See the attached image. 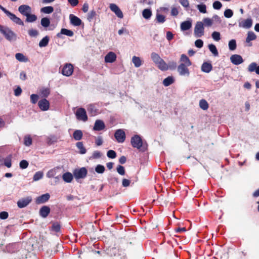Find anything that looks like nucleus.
<instances>
[{
	"mask_svg": "<svg viewBox=\"0 0 259 259\" xmlns=\"http://www.w3.org/2000/svg\"><path fill=\"white\" fill-rule=\"evenodd\" d=\"M131 144L134 148L140 149L143 145V141L140 136L136 135L131 138Z\"/></svg>",
	"mask_w": 259,
	"mask_h": 259,
	"instance_id": "nucleus-4",
	"label": "nucleus"
},
{
	"mask_svg": "<svg viewBox=\"0 0 259 259\" xmlns=\"http://www.w3.org/2000/svg\"><path fill=\"white\" fill-rule=\"evenodd\" d=\"M32 201L30 196L22 198L17 201V205L19 208H22L27 206Z\"/></svg>",
	"mask_w": 259,
	"mask_h": 259,
	"instance_id": "nucleus-9",
	"label": "nucleus"
},
{
	"mask_svg": "<svg viewBox=\"0 0 259 259\" xmlns=\"http://www.w3.org/2000/svg\"><path fill=\"white\" fill-rule=\"evenodd\" d=\"M257 67V64L255 62H252L250 64L248 67V70L249 72H253L255 71L256 68Z\"/></svg>",
	"mask_w": 259,
	"mask_h": 259,
	"instance_id": "nucleus-62",
	"label": "nucleus"
},
{
	"mask_svg": "<svg viewBox=\"0 0 259 259\" xmlns=\"http://www.w3.org/2000/svg\"><path fill=\"white\" fill-rule=\"evenodd\" d=\"M50 37L48 36H45L39 42V46L40 48L45 47L48 45Z\"/></svg>",
	"mask_w": 259,
	"mask_h": 259,
	"instance_id": "nucleus-31",
	"label": "nucleus"
},
{
	"mask_svg": "<svg viewBox=\"0 0 259 259\" xmlns=\"http://www.w3.org/2000/svg\"><path fill=\"white\" fill-rule=\"evenodd\" d=\"M105 128L104 122L101 120H97L94 124V130L100 131L104 130Z\"/></svg>",
	"mask_w": 259,
	"mask_h": 259,
	"instance_id": "nucleus-17",
	"label": "nucleus"
},
{
	"mask_svg": "<svg viewBox=\"0 0 259 259\" xmlns=\"http://www.w3.org/2000/svg\"><path fill=\"white\" fill-rule=\"evenodd\" d=\"M32 143V140L30 135H26L24 138V144L26 146H30Z\"/></svg>",
	"mask_w": 259,
	"mask_h": 259,
	"instance_id": "nucleus-42",
	"label": "nucleus"
},
{
	"mask_svg": "<svg viewBox=\"0 0 259 259\" xmlns=\"http://www.w3.org/2000/svg\"><path fill=\"white\" fill-rule=\"evenodd\" d=\"M109 8L110 10L115 14L117 17H118L119 18H122L123 17V15L121 10L116 4H110Z\"/></svg>",
	"mask_w": 259,
	"mask_h": 259,
	"instance_id": "nucleus-11",
	"label": "nucleus"
},
{
	"mask_svg": "<svg viewBox=\"0 0 259 259\" xmlns=\"http://www.w3.org/2000/svg\"><path fill=\"white\" fill-rule=\"evenodd\" d=\"M116 59V54L112 52L108 53L105 57V61L106 63H113Z\"/></svg>",
	"mask_w": 259,
	"mask_h": 259,
	"instance_id": "nucleus-19",
	"label": "nucleus"
},
{
	"mask_svg": "<svg viewBox=\"0 0 259 259\" xmlns=\"http://www.w3.org/2000/svg\"><path fill=\"white\" fill-rule=\"evenodd\" d=\"M180 61L181 62V64H183L184 65L190 66L192 65L190 60L185 54H182L181 56Z\"/></svg>",
	"mask_w": 259,
	"mask_h": 259,
	"instance_id": "nucleus-25",
	"label": "nucleus"
},
{
	"mask_svg": "<svg viewBox=\"0 0 259 259\" xmlns=\"http://www.w3.org/2000/svg\"><path fill=\"white\" fill-rule=\"evenodd\" d=\"M156 65L161 71H164L168 70L167 64L163 59H161Z\"/></svg>",
	"mask_w": 259,
	"mask_h": 259,
	"instance_id": "nucleus-26",
	"label": "nucleus"
},
{
	"mask_svg": "<svg viewBox=\"0 0 259 259\" xmlns=\"http://www.w3.org/2000/svg\"><path fill=\"white\" fill-rule=\"evenodd\" d=\"M212 38L215 41H219L221 39V35L220 32L214 31L211 34Z\"/></svg>",
	"mask_w": 259,
	"mask_h": 259,
	"instance_id": "nucleus-54",
	"label": "nucleus"
},
{
	"mask_svg": "<svg viewBox=\"0 0 259 259\" xmlns=\"http://www.w3.org/2000/svg\"><path fill=\"white\" fill-rule=\"evenodd\" d=\"M69 19L70 23L75 26H79L82 23L81 19L73 14H70Z\"/></svg>",
	"mask_w": 259,
	"mask_h": 259,
	"instance_id": "nucleus-15",
	"label": "nucleus"
},
{
	"mask_svg": "<svg viewBox=\"0 0 259 259\" xmlns=\"http://www.w3.org/2000/svg\"><path fill=\"white\" fill-rule=\"evenodd\" d=\"M151 58L155 65L162 59L158 54L154 52L151 53Z\"/></svg>",
	"mask_w": 259,
	"mask_h": 259,
	"instance_id": "nucleus-30",
	"label": "nucleus"
},
{
	"mask_svg": "<svg viewBox=\"0 0 259 259\" xmlns=\"http://www.w3.org/2000/svg\"><path fill=\"white\" fill-rule=\"evenodd\" d=\"M202 22H197L194 28V35L196 37H200L204 35V28Z\"/></svg>",
	"mask_w": 259,
	"mask_h": 259,
	"instance_id": "nucleus-2",
	"label": "nucleus"
},
{
	"mask_svg": "<svg viewBox=\"0 0 259 259\" xmlns=\"http://www.w3.org/2000/svg\"><path fill=\"white\" fill-rule=\"evenodd\" d=\"M209 51L213 54L214 56H218L219 53L215 46L213 44H210L208 45Z\"/></svg>",
	"mask_w": 259,
	"mask_h": 259,
	"instance_id": "nucleus-43",
	"label": "nucleus"
},
{
	"mask_svg": "<svg viewBox=\"0 0 259 259\" xmlns=\"http://www.w3.org/2000/svg\"><path fill=\"white\" fill-rule=\"evenodd\" d=\"M15 57L17 60L22 62H26L28 61V58H26L23 54L22 53H17L15 55Z\"/></svg>",
	"mask_w": 259,
	"mask_h": 259,
	"instance_id": "nucleus-33",
	"label": "nucleus"
},
{
	"mask_svg": "<svg viewBox=\"0 0 259 259\" xmlns=\"http://www.w3.org/2000/svg\"><path fill=\"white\" fill-rule=\"evenodd\" d=\"M59 169V168L56 167V168L51 169L50 170H49L47 174V177H48L49 178L54 177L57 174V170Z\"/></svg>",
	"mask_w": 259,
	"mask_h": 259,
	"instance_id": "nucleus-39",
	"label": "nucleus"
},
{
	"mask_svg": "<svg viewBox=\"0 0 259 259\" xmlns=\"http://www.w3.org/2000/svg\"><path fill=\"white\" fill-rule=\"evenodd\" d=\"M222 7V4L219 1H215L213 3V8L215 10H220Z\"/></svg>",
	"mask_w": 259,
	"mask_h": 259,
	"instance_id": "nucleus-64",
	"label": "nucleus"
},
{
	"mask_svg": "<svg viewBox=\"0 0 259 259\" xmlns=\"http://www.w3.org/2000/svg\"><path fill=\"white\" fill-rule=\"evenodd\" d=\"M62 34L66 35H67L68 36L71 37V36H72L73 35L74 33L71 30H69V29H66V28H62L61 29L60 32L59 33H58L57 34L56 36L58 38H61Z\"/></svg>",
	"mask_w": 259,
	"mask_h": 259,
	"instance_id": "nucleus-18",
	"label": "nucleus"
},
{
	"mask_svg": "<svg viewBox=\"0 0 259 259\" xmlns=\"http://www.w3.org/2000/svg\"><path fill=\"white\" fill-rule=\"evenodd\" d=\"M212 69V66L210 63L204 62L201 66V70L204 72L209 73Z\"/></svg>",
	"mask_w": 259,
	"mask_h": 259,
	"instance_id": "nucleus-24",
	"label": "nucleus"
},
{
	"mask_svg": "<svg viewBox=\"0 0 259 259\" xmlns=\"http://www.w3.org/2000/svg\"><path fill=\"white\" fill-rule=\"evenodd\" d=\"M83 134L81 130H75L73 133V137L76 141H79L82 138Z\"/></svg>",
	"mask_w": 259,
	"mask_h": 259,
	"instance_id": "nucleus-28",
	"label": "nucleus"
},
{
	"mask_svg": "<svg viewBox=\"0 0 259 259\" xmlns=\"http://www.w3.org/2000/svg\"><path fill=\"white\" fill-rule=\"evenodd\" d=\"M77 148L79 150V153L81 154H84L86 153L87 150L83 146L82 142H78L76 144Z\"/></svg>",
	"mask_w": 259,
	"mask_h": 259,
	"instance_id": "nucleus-32",
	"label": "nucleus"
},
{
	"mask_svg": "<svg viewBox=\"0 0 259 259\" xmlns=\"http://www.w3.org/2000/svg\"><path fill=\"white\" fill-rule=\"evenodd\" d=\"M57 141L58 138L55 135H50V136L48 137L46 139V142L47 144L49 145L54 144L55 143L57 142Z\"/></svg>",
	"mask_w": 259,
	"mask_h": 259,
	"instance_id": "nucleus-27",
	"label": "nucleus"
},
{
	"mask_svg": "<svg viewBox=\"0 0 259 259\" xmlns=\"http://www.w3.org/2000/svg\"><path fill=\"white\" fill-rule=\"evenodd\" d=\"M233 15V12L231 9H227L224 12V16L226 18H230Z\"/></svg>",
	"mask_w": 259,
	"mask_h": 259,
	"instance_id": "nucleus-60",
	"label": "nucleus"
},
{
	"mask_svg": "<svg viewBox=\"0 0 259 259\" xmlns=\"http://www.w3.org/2000/svg\"><path fill=\"white\" fill-rule=\"evenodd\" d=\"M73 72V66L71 64H66L62 69V73L63 75L69 76Z\"/></svg>",
	"mask_w": 259,
	"mask_h": 259,
	"instance_id": "nucleus-8",
	"label": "nucleus"
},
{
	"mask_svg": "<svg viewBox=\"0 0 259 259\" xmlns=\"http://www.w3.org/2000/svg\"><path fill=\"white\" fill-rule=\"evenodd\" d=\"M156 20L157 22L163 23L165 21V17L164 15L157 13L156 16Z\"/></svg>",
	"mask_w": 259,
	"mask_h": 259,
	"instance_id": "nucleus-47",
	"label": "nucleus"
},
{
	"mask_svg": "<svg viewBox=\"0 0 259 259\" xmlns=\"http://www.w3.org/2000/svg\"><path fill=\"white\" fill-rule=\"evenodd\" d=\"M10 19L13 21L14 23H16L17 24L23 26L24 23L21 20L20 18L17 17L15 14L12 13L10 12V13L8 16Z\"/></svg>",
	"mask_w": 259,
	"mask_h": 259,
	"instance_id": "nucleus-21",
	"label": "nucleus"
},
{
	"mask_svg": "<svg viewBox=\"0 0 259 259\" xmlns=\"http://www.w3.org/2000/svg\"><path fill=\"white\" fill-rule=\"evenodd\" d=\"M189 66L180 63L177 67V70L179 74L181 76H189L190 75L189 69L188 68Z\"/></svg>",
	"mask_w": 259,
	"mask_h": 259,
	"instance_id": "nucleus-7",
	"label": "nucleus"
},
{
	"mask_svg": "<svg viewBox=\"0 0 259 259\" xmlns=\"http://www.w3.org/2000/svg\"><path fill=\"white\" fill-rule=\"evenodd\" d=\"M177 66V63L174 61H170L167 64L168 69L175 70L176 69Z\"/></svg>",
	"mask_w": 259,
	"mask_h": 259,
	"instance_id": "nucleus-55",
	"label": "nucleus"
},
{
	"mask_svg": "<svg viewBox=\"0 0 259 259\" xmlns=\"http://www.w3.org/2000/svg\"><path fill=\"white\" fill-rule=\"evenodd\" d=\"M203 22L205 26H211L212 25V20L209 18H205L203 19Z\"/></svg>",
	"mask_w": 259,
	"mask_h": 259,
	"instance_id": "nucleus-58",
	"label": "nucleus"
},
{
	"mask_svg": "<svg viewBox=\"0 0 259 259\" xmlns=\"http://www.w3.org/2000/svg\"><path fill=\"white\" fill-rule=\"evenodd\" d=\"M114 137L118 143H123L124 142L126 136L123 130L118 129L114 133Z\"/></svg>",
	"mask_w": 259,
	"mask_h": 259,
	"instance_id": "nucleus-6",
	"label": "nucleus"
},
{
	"mask_svg": "<svg viewBox=\"0 0 259 259\" xmlns=\"http://www.w3.org/2000/svg\"><path fill=\"white\" fill-rule=\"evenodd\" d=\"M116 155V153L113 150H110L107 153V156L110 158H115Z\"/></svg>",
	"mask_w": 259,
	"mask_h": 259,
	"instance_id": "nucleus-56",
	"label": "nucleus"
},
{
	"mask_svg": "<svg viewBox=\"0 0 259 259\" xmlns=\"http://www.w3.org/2000/svg\"><path fill=\"white\" fill-rule=\"evenodd\" d=\"M252 25V20L251 18H248L245 20L242 21L239 23V27H241L245 28H250Z\"/></svg>",
	"mask_w": 259,
	"mask_h": 259,
	"instance_id": "nucleus-20",
	"label": "nucleus"
},
{
	"mask_svg": "<svg viewBox=\"0 0 259 259\" xmlns=\"http://www.w3.org/2000/svg\"><path fill=\"white\" fill-rule=\"evenodd\" d=\"M199 106H200V108L203 110H207L209 107L208 103L204 99H201L200 100Z\"/></svg>",
	"mask_w": 259,
	"mask_h": 259,
	"instance_id": "nucleus-36",
	"label": "nucleus"
},
{
	"mask_svg": "<svg viewBox=\"0 0 259 259\" xmlns=\"http://www.w3.org/2000/svg\"><path fill=\"white\" fill-rule=\"evenodd\" d=\"M197 9L199 12L202 13H206V7L205 4H200L197 6Z\"/></svg>",
	"mask_w": 259,
	"mask_h": 259,
	"instance_id": "nucleus-53",
	"label": "nucleus"
},
{
	"mask_svg": "<svg viewBox=\"0 0 259 259\" xmlns=\"http://www.w3.org/2000/svg\"><path fill=\"white\" fill-rule=\"evenodd\" d=\"M28 34L31 37H36L39 33L37 30L31 29H29L28 31Z\"/></svg>",
	"mask_w": 259,
	"mask_h": 259,
	"instance_id": "nucleus-52",
	"label": "nucleus"
},
{
	"mask_svg": "<svg viewBox=\"0 0 259 259\" xmlns=\"http://www.w3.org/2000/svg\"><path fill=\"white\" fill-rule=\"evenodd\" d=\"M117 171L120 175H124L125 173L124 167L120 165L117 167Z\"/></svg>",
	"mask_w": 259,
	"mask_h": 259,
	"instance_id": "nucleus-61",
	"label": "nucleus"
},
{
	"mask_svg": "<svg viewBox=\"0 0 259 259\" xmlns=\"http://www.w3.org/2000/svg\"><path fill=\"white\" fill-rule=\"evenodd\" d=\"M50 212V208L48 206H43L39 210V214L42 218H46Z\"/></svg>",
	"mask_w": 259,
	"mask_h": 259,
	"instance_id": "nucleus-22",
	"label": "nucleus"
},
{
	"mask_svg": "<svg viewBox=\"0 0 259 259\" xmlns=\"http://www.w3.org/2000/svg\"><path fill=\"white\" fill-rule=\"evenodd\" d=\"M75 115L76 118L79 120H81L85 122L87 121L88 119L86 111L83 108H78L76 111Z\"/></svg>",
	"mask_w": 259,
	"mask_h": 259,
	"instance_id": "nucleus-3",
	"label": "nucleus"
},
{
	"mask_svg": "<svg viewBox=\"0 0 259 259\" xmlns=\"http://www.w3.org/2000/svg\"><path fill=\"white\" fill-rule=\"evenodd\" d=\"M18 11L22 15L26 16L31 13V9L28 5H22L19 7Z\"/></svg>",
	"mask_w": 259,
	"mask_h": 259,
	"instance_id": "nucleus-13",
	"label": "nucleus"
},
{
	"mask_svg": "<svg viewBox=\"0 0 259 259\" xmlns=\"http://www.w3.org/2000/svg\"><path fill=\"white\" fill-rule=\"evenodd\" d=\"M256 38V36L253 32L248 31L247 33V36L246 38V42H249L250 41L255 40Z\"/></svg>",
	"mask_w": 259,
	"mask_h": 259,
	"instance_id": "nucleus-34",
	"label": "nucleus"
},
{
	"mask_svg": "<svg viewBox=\"0 0 259 259\" xmlns=\"http://www.w3.org/2000/svg\"><path fill=\"white\" fill-rule=\"evenodd\" d=\"M105 170V167L101 164H98L95 167V171L98 174H103Z\"/></svg>",
	"mask_w": 259,
	"mask_h": 259,
	"instance_id": "nucleus-48",
	"label": "nucleus"
},
{
	"mask_svg": "<svg viewBox=\"0 0 259 259\" xmlns=\"http://www.w3.org/2000/svg\"><path fill=\"white\" fill-rule=\"evenodd\" d=\"M96 11L95 10H92L88 13L87 19L89 21H91L96 16Z\"/></svg>",
	"mask_w": 259,
	"mask_h": 259,
	"instance_id": "nucleus-57",
	"label": "nucleus"
},
{
	"mask_svg": "<svg viewBox=\"0 0 259 259\" xmlns=\"http://www.w3.org/2000/svg\"><path fill=\"white\" fill-rule=\"evenodd\" d=\"M38 106L42 111H47L50 108V102L46 99L44 98L38 102Z\"/></svg>",
	"mask_w": 259,
	"mask_h": 259,
	"instance_id": "nucleus-10",
	"label": "nucleus"
},
{
	"mask_svg": "<svg viewBox=\"0 0 259 259\" xmlns=\"http://www.w3.org/2000/svg\"><path fill=\"white\" fill-rule=\"evenodd\" d=\"M62 178L65 182L70 183L73 179V176L70 172H67L63 175Z\"/></svg>",
	"mask_w": 259,
	"mask_h": 259,
	"instance_id": "nucleus-29",
	"label": "nucleus"
},
{
	"mask_svg": "<svg viewBox=\"0 0 259 259\" xmlns=\"http://www.w3.org/2000/svg\"><path fill=\"white\" fill-rule=\"evenodd\" d=\"M230 60L231 62L236 65H239L243 62V59L242 57L237 54L233 55L230 57Z\"/></svg>",
	"mask_w": 259,
	"mask_h": 259,
	"instance_id": "nucleus-14",
	"label": "nucleus"
},
{
	"mask_svg": "<svg viewBox=\"0 0 259 259\" xmlns=\"http://www.w3.org/2000/svg\"><path fill=\"white\" fill-rule=\"evenodd\" d=\"M174 82V79L172 76H168L163 81V84L165 87H168Z\"/></svg>",
	"mask_w": 259,
	"mask_h": 259,
	"instance_id": "nucleus-38",
	"label": "nucleus"
},
{
	"mask_svg": "<svg viewBox=\"0 0 259 259\" xmlns=\"http://www.w3.org/2000/svg\"><path fill=\"white\" fill-rule=\"evenodd\" d=\"M0 32L3 34L5 38L9 41L16 39V34L9 27L0 25Z\"/></svg>",
	"mask_w": 259,
	"mask_h": 259,
	"instance_id": "nucleus-1",
	"label": "nucleus"
},
{
	"mask_svg": "<svg viewBox=\"0 0 259 259\" xmlns=\"http://www.w3.org/2000/svg\"><path fill=\"white\" fill-rule=\"evenodd\" d=\"M43 177V173L41 171H37L35 172L34 175L33 176V180L34 181H38L41 179Z\"/></svg>",
	"mask_w": 259,
	"mask_h": 259,
	"instance_id": "nucleus-51",
	"label": "nucleus"
},
{
	"mask_svg": "<svg viewBox=\"0 0 259 259\" xmlns=\"http://www.w3.org/2000/svg\"><path fill=\"white\" fill-rule=\"evenodd\" d=\"M87 110L89 113L92 116H94L97 113V109L96 108L94 105L90 104L88 106Z\"/></svg>",
	"mask_w": 259,
	"mask_h": 259,
	"instance_id": "nucleus-35",
	"label": "nucleus"
},
{
	"mask_svg": "<svg viewBox=\"0 0 259 259\" xmlns=\"http://www.w3.org/2000/svg\"><path fill=\"white\" fill-rule=\"evenodd\" d=\"M229 48L231 51L234 50L236 48V42L235 39H232L229 42Z\"/></svg>",
	"mask_w": 259,
	"mask_h": 259,
	"instance_id": "nucleus-50",
	"label": "nucleus"
},
{
	"mask_svg": "<svg viewBox=\"0 0 259 259\" xmlns=\"http://www.w3.org/2000/svg\"><path fill=\"white\" fill-rule=\"evenodd\" d=\"M40 11L45 14H51L54 11V8L52 6L45 7L41 9Z\"/></svg>",
	"mask_w": 259,
	"mask_h": 259,
	"instance_id": "nucleus-41",
	"label": "nucleus"
},
{
	"mask_svg": "<svg viewBox=\"0 0 259 259\" xmlns=\"http://www.w3.org/2000/svg\"><path fill=\"white\" fill-rule=\"evenodd\" d=\"M41 25L44 27H48L50 24V19L47 17L42 18L40 21Z\"/></svg>",
	"mask_w": 259,
	"mask_h": 259,
	"instance_id": "nucleus-46",
	"label": "nucleus"
},
{
	"mask_svg": "<svg viewBox=\"0 0 259 259\" xmlns=\"http://www.w3.org/2000/svg\"><path fill=\"white\" fill-rule=\"evenodd\" d=\"M26 22H33L37 20V17L34 14H31L30 13L29 14H27L26 16Z\"/></svg>",
	"mask_w": 259,
	"mask_h": 259,
	"instance_id": "nucleus-40",
	"label": "nucleus"
},
{
	"mask_svg": "<svg viewBox=\"0 0 259 259\" xmlns=\"http://www.w3.org/2000/svg\"><path fill=\"white\" fill-rule=\"evenodd\" d=\"M60 225L58 223H54L52 226V230L55 232H59L60 231Z\"/></svg>",
	"mask_w": 259,
	"mask_h": 259,
	"instance_id": "nucleus-49",
	"label": "nucleus"
},
{
	"mask_svg": "<svg viewBox=\"0 0 259 259\" xmlns=\"http://www.w3.org/2000/svg\"><path fill=\"white\" fill-rule=\"evenodd\" d=\"M88 171L86 168L81 167L79 169H75L73 172L75 178L77 179H83L86 177Z\"/></svg>",
	"mask_w": 259,
	"mask_h": 259,
	"instance_id": "nucleus-5",
	"label": "nucleus"
},
{
	"mask_svg": "<svg viewBox=\"0 0 259 259\" xmlns=\"http://www.w3.org/2000/svg\"><path fill=\"white\" fill-rule=\"evenodd\" d=\"M38 99V96L36 94H32L30 96V101L32 104L37 103Z\"/></svg>",
	"mask_w": 259,
	"mask_h": 259,
	"instance_id": "nucleus-63",
	"label": "nucleus"
},
{
	"mask_svg": "<svg viewBox=\"0 0 259 259\" xmlns=\"http://www.w3.org/2000/svg\"><path fill=\"white\" fill-rule=\"evenodd\" d=\"M181 29L182 31H186L192 27V21L187 20L181 23L180 25Z\"/></svg>",
	"mask_w": 259,
	"mask_h": 259,
	"instance_id": "nucleus-23",
	"label": "nucleus"
},
{
	"mask_svg": "<svg viewBox=\"0 0 259 259\" xmlns=\"http://www.w3.org/2000/svg\"><path fill=\"white\" fill-rule=\"evenodd\" d=\"M50 198V194L49 193H46L37 197L36 199L35 202L37 204L44 203L48 201Z\"/></svg>",
	"mask_w": 259,
	"mask_h": 259,
	"instance_id": "nucleus-16",
	"label": "nucleus"
},
{
	"mask_svg": "<svg viewBox=\"0 0 259 259\" xmlns=\"http://www.w3.org/2000/svg\"><path fill=\"white\" fill-rule=\"evenodd\" d=\"M143 17L146 19H149L152 16V11L150 9H146L143 11Z\"/></svg>",
	"mask_w": 259,
	"mask_h": 259,
	"instance_id": "nucleus-37",
	"label": "nucleus"
},
{
	"mask_svg": "<svg viewBox=\"0 0 259 259\" xmlns=\"http://www.w3.org/2000/svg\"><path fill=\"white\" fill-rule=\"evenodd\" d=\"M106 253L111 256H115L117 255H119V249L114 246H109L105 250Z\"/></svg>",
	"mask_w": 259,
	"mask_h": 259,
	"instance_id": "nucleus-12",
	"label": "nucleus"
},
{
	"mask_svg": "<svg viewBox=\"0 0 259 259\" xmlns=\"http://www.w3.org/2000/svg\"><path fill=\"white\" fill-rule=\"evenodd\" d=\"M28 162L26 160H22L19 163L20 167L22 169H25L28 166Z\"/></svg>",
	"mask_w": 259,
	"mask_h": 259,
	"instance_id": "nucleus-59",
	"label": "nucleus"
},
{
	"mask_svg": "<svg viewBox=\"0 0 259 259\" xmlns=\"http://www.w3.org/2000/svg\"><path fill=\"white\" fill-rule=\"evenodd\" d=\"M132 62L136 67H139L141 65V60L138 57L134 56L132 58Z\"/></svg>",
	"mask_w": 259,
	"mask_h": 259,
	"instance_id": "nucleus-44",
	"label": "nucleus"
},
{
	"mask_svg": "<svg viewBox=\"0 0 259 259\" xmlns=\"http://www.w3.org/2000/svg\"><path fill=\"white\" fill-rule=\"evenodd\" d=\"M50 94V90L49 88L42 89L40 91V96L46 99Z\"/></svg>",
	"mask_w": 259,
	"mask_h": 259,
	"instance_id": "nucleus-45",
	"label": "nucleus"
}]
</instances>
